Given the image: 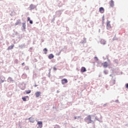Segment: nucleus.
Wrapping results in <instances>:
<instances>
[{
	"label": "nucleus",
	"mask_w": 128,
	"mask_h": 128,
	"mask_svg": "<svg viewBox=\"0 0 128 128\" xmlns=\"http://www.w3.org/2000/svg\"><path fill=\"white\" fill-rule=\"evenodd\" d=\"M85 122H87V124H90L92 122V116L90 115L88 116L85 119Z\"/></svg>",
	"instance_id": "f257e3e1"
},
{
	"label": "nucleus",
	"mask_w": 128,
	"mask_h": 128,
	"mask_svg": "<svg viewBox=\"0 0 128 128\" xmlns=\"http://www.w3.org/2000/svg\"><path fill=\"white\" fill-rule=\"evenodd\" d=\"M106 28L109 30H112V26H110V21H108V20L107 21Z\"/></svg>",
	"instance_id": "f03ea898"
},
{
	"label": "nucleus",
	"mask_w": 128,
	"mask_h": 128,
	"mask_svg": "<svg viewBox=\"0 0 128 128\" xmlns=\"http://www.w3.org/2000/svg\"><path fill=\"white\" fill-rule=\"evenodd\" d=\"M62 84H68V80L64 78L62 80Z\"/></svg>",
	"instance_id": "7ed1b4c3"
},
{
	"label": "nucleus",
	"mask_w": 128,
	"mask_h": 128,
	"mask_svg": "<svg viewBox=\"0 0 128 128\" xmlns=\"http://www.w3.org/2000/svg\"><path fill=\"white\" fill-rule=\"evenodd\" d=\"M38 124L40 128H42V121L38 122Z\"/></svg>",
	"instance_id": "20e7f679"
},
{
	"label": "nucleus",
	"mask_w": 128,
	"mask_h": 128,
	"mask_svg": "<svg viewBox=\"0 0 128 128\" xmlns=\"http://www.w3.org/2000/svg\"><path fill=\"white\" fill-rule=\"evenodd\" d=\"M102 66H103L104 68H106L108 66V62H106L104 63H102Z\"/></svg>",
	"instance_id": "39448f33"
},
{
	"label": "nucleus",
	"mask_w": 128,
	"mask_h": 128,
	"mask_svg": "<svg viewBox=\"0 0 128 128\" xmlns=\"http://www.w3.org/2000/svg\"><path fill=\"white\" fill-rule=\"evenodd\" d=\"M99 12L101 14H104V8H102V7L100 8L99 9Z\"/></svg>",
	"instance_id": "423d86ee"
},
{
	"label": "nucleus",
	"mask_w": 128,
	"mask_h": 128,
	"mask_svg": "<svg viewBox=\"0 0 128 128\" xmlns=\"http://www.w3.org/2000/svg\"><path fill=\"white\" fill-rule=\"evenodd\" d=\"M81 72H86V68L84 67H82L80 69Z\"/></svg>",
	"instance_id": "0eeeda50"
},
{
	"label": "nucleus",
	"mask_w": 128,
	"mask_h": 128,
	"mask_svg": "<svg viewBox=\"0 0 128 128\" xmlns=\"http://www.w3.org/2000/svg\"><path fill=\"white\" fill-rule=\"evenodd\" d=\"M110 86H114V84H116V80H112L110 82Z\"/></svg>",
	"instance_id": "6e6552de"
},
{
	"label": "nucleus",
	"mask_w": 128,
	"mask_h": 128,
	"mask_svg": "<svg viewBox=\"0 0 128 128\" xmlns=\"http://www.w3.org/2000/svg\"><path fill=\"white\" fill-rule=\"evenodd\" d=\"M40 92H36L35 93V95L36 98H38L40 96Z\"/></svg>",
	"instance_id": "1a4fd4ad"
},
{
	"label": "nucleus",
	"mask_w": 128,
	"mask_h": 128,
	"mask_svg": "<svg viewBox=\"0 0 128 128\" xmlns=\"http://www.w3.org/2000/svg\"><path fill=\"white\" fill-rule=\"evenodd\" d=\"M114 6V0H111L110 2V6L113 8Z\"/></svg>",
	"instance_id": "9d476101"
},
{
	"label": "nucleus",
	"mask_w": 128,
	"mask_h": 128,
	"mask_svg": "<svg viewBox=\"0 0 128 128\" xmlns=\"http://www.w3.org/2000/svg\"><path fill=\"white\" fill-rule=\"evenodd\" d=\"M28 120L30 122H32V123L34 122V118H33L30 117L28 118Z\"/></svg>",
	"instance_id": "9b49d317"
},
{
	"label": "nucleus",
	"mask_w": 128,
	"mask_h": 128,
	"mask_svg": "<svg viewBox=\"0 0 128 128\" xmlns=\"http://www.w3.org/2000/svg\"><path fill=\"white\" fill-rule=\"evenodd\" d=\"M54 58V54H50L49 56H48V58L50 60H52V58Z\"/></svg>",
	"instance_id": "f8f14e48"
},
{
	"label": "nucleus",
	"mask_w": 128,
	"mask_h": 128,
	"mask_svg": "<svg viewBox=\"0 0 128 128\" xmlns=\"http://www.w3.org/2000/svg\"><path fill=\"white\" fill-rule=\"evenodd\" d=\"M14 45H12V46H9L8 48V50H12L14 48Z\"/></svg>",
	"instance_id": "ddd939ff"
},
{
	"label": "nucleus",
	"mask_w": 128,
	"mask_h": 128,
	"mask_svg": "<svg viewBox=\"0 0 128 128\" xmlns=\"http://www.w3.org/2000/svg\"><path fill=\"white\" fill-rule=\"evenodd\" d=\"M20 24V20H18L15 24V26H18V24Z\"/></svg>",
	"instance_id": "4468645a"
},
{
	"label": "nucleus",
	"mask_w": 128,
	"mask_h": 128,
	"mask_svg": "<svg viewBox=\"0 0 128 128\" xmlns=\"http://www.w3.org/2000/svg\"><path fill=\"white\" fill-rule=\"evenodd\" d=\"M43 50H44V54H46L47 52H48V49H46V48H44Z\"/></svg>",
	"instance_id": "2eb2a0df"
},
{
	"label": "nucleus",
	"mask_w": 128,
	"mask_h": 128,
	"mask_svg": "<svg viewBox=\"0 0 128 128\" xmlns=\"http://www.w3.org/2000/svg\"><path fill=\"white\" fill-rule=\"evenodd\" d=\"M32 92V91H31L30 90H26V94H30V92Z\"/></svg>",
	"instance_id": "dca6fc26"
},
{
	"label": "nucleus",
	"mask_w": 128,
	"mask_h": 128,
	"mask_svg": "<svg viewBox=\"0 0 128 128\" xmlns=\"http://www.w3.org/2000/svg\"><path fill=\"white\" fill-rule=\"evenodd\" d=\"M22 100H24V102H26V97H22Z\"/></svg>",
	"instance_id": "f3484780"
},
{
	"label": "nucleus",
	"mask_w": 128,
	"mask_h": 128,
	"mask_svg": "<svg viewBox=\"0 0 128 128\" xmlns=\"http://www.w3.org/2000/svg\"><path fill=\"white\" fill-rule=\"evenodd\" d=\"M30 8H31L32 10V8H34V5L31 4V5L30 6Z\"/></svg>",
	"instance_id": "a211bd4d"
},
{
	"label": "nucleus",
	"mask_w": 128,
	"mask_h": 128,
	"mask_svg": "<svg viewBox=\"0 0 128 128\" xmlns=\"http://www.w3.org/2000/svg\"><path fill=\"white\" fill-rule=\"evenodd\" d=\"M22 26H23L24 29H26V24H23Z\"/></svg>",
	"instance_id": "6ab92c4d"
},
{
	"label": "nucleus",
	"mask_w": 128,
	"mask_h": 128,
	"mask_svg": "<svg viewBox=\"0 0 128 128\" xmlns=\"http://www.w3.org/2000/svg\"><path fill=\"white\" fill-rule=\"evenodd\" d=\"M55 128H60V126H58V125H56V126H55Z\"/></svg>",
	"instance_id": "aec40b11"
},
{
	"label": "nucleus",
	"mask_w": 128,
	"mask_h": 128,
	"mask_svg": "<svg viewBox=\"0 0 128 128\" xmlns=\"http://www.w3.org/2000/svg\"><path fill=\"white\" fill-rule=\"evenodd\" d=\"M30 21V17H28V22Z\"/></svg>",
	"instance_id": "412c9836"
},
{
	"label": "nucleus",
	"mask_w": 128,
	"mask_h": 128,
	"mask_svg": "<svg viewBox=\"0 0 128 128\" xmlns=\"http://www.w3.org/2000/svg\"><path fill=\"white\" fill-rule=\"evenodd\" d=\"M30 24H33L32 20H30Z\"/></svg>",
	"instance_id": "4be33fe9"
},
{
	"label": "nucleus",
	"mask_w": 128,
	"mask_h": 128,
	"mask_svg": "<svg viewBox=\"0 0 128 128\" xmlns=\"http://www.w3.org/2000/svg\"><path fill=\"white\" fill-rule=\"evenodd\" d=\"M94 59L96 60H98V58L97 57H94Z\"/></svg>",
	"instance_id": "5701e85b"
},
{
	"label": "nucleus",
	"mask_w": 128,
	"mask_h": 128,
	"mask_svg": "<svg viewBox=\"0 0 128 128\" xmlns=\"http://www.w3.org/2000/svg\"><path fill=\"white\" fill-rule=\"evenodd\" d=\"M126 88L128 89V84L126 85Z\"/></svg>",
	"instance_id": "b1692460"
},
{
	"label": "nucleus",
	"mask_w": 128,
	"mask_h": 128,
	"mask_svg": "<svg viewBox=\"0 0 128 128\" xmlns=\"http://www.w3.org/2000/svg\"><path fill=\"white\" fill-rule=\"evenodd\" d=\"M53 69H54V70H56V67H54L53 68Z\"/></svg>",
	"instance_id": "393cba45"
},
{
	"label": "nucleus",
	"mask_w": 128,
	"mask_h": 128,
	"mask_svg": "<svg viewBox=\"0 0 128 128\" xmlns=\"http://www.w3.org/2000/svg\"><path fill=\"white\" fill-rule=\"evenodd\" d=\"M4 82V80H2V82Z\"/></svg>",
	"instance_id": "a878e982"
},
{
	"label": "nucleus",
	"mask_w": 128,
	"mask_h": 128,
	"mask_svg": "<svg viewBox=\"0 0 128 128\" xmlns=\"http://www.w3.org/2000/svg\"><path fill=\"white\" fill-rule=\"evenodd\" d=\"M24 63H22V65H24Z\"/></svg>",
	"instance_id": "bb28decb"
},
{
	"label": "nucleus",
	"mask_w": 128,
	"mask_h": 128,
	"mask_svg": "<svg viewBox=\"0 0 128 128\" xmlns=\"http://www.w3.org/2000/svg\"><path fill=\"white\" fill-rule=\"evenodd\" d=\"M26 98H28V96H26Z\"/></svg>",
	"instance_id": "cd10ccee"
},
{
	"label": "nucleus",
	"mask_w": 128,
	"mask_h": 128,
	"mask_svg": "<svg viewBox=\"0 0 128 128\" xmlns=\"http://www.w3.org/2000/svg\"><path fill=\"white\" fill-rule=\"evenodd\" d=\"M35 86H36V85H35Z\"/></svg>",
	"instance_id": "c85d7f7f"
},
{
	"label": "nucleus",
	"mask_w": 128,
	"mask_h": 128,
	"mask_svg": "<svg viewBox=\"0 0 128 128\" xmlns=\"http://www.w3.org/2000/svg\"><path fill=\"white\" fill-rule=\"evenodd\" d=\"M106 44V42H104V44Z\"/></svg>",
	"instance_id": "c756f323"
},
{
	"label": "nucleus",
	"mask_w": 128,
	"mask_h": 128,
	"mask_svg": "<svg viewBox=\"0 0 128 128\" xmlns=\"http://www.w3.org/2000/svg\"><path fill=\"white\" fill-rule=\"evenodd\" d=\"M76 118V117H75V119Z\"/></svg>",
	"instance_id": "7c9ffc66"
}]
</instances>
